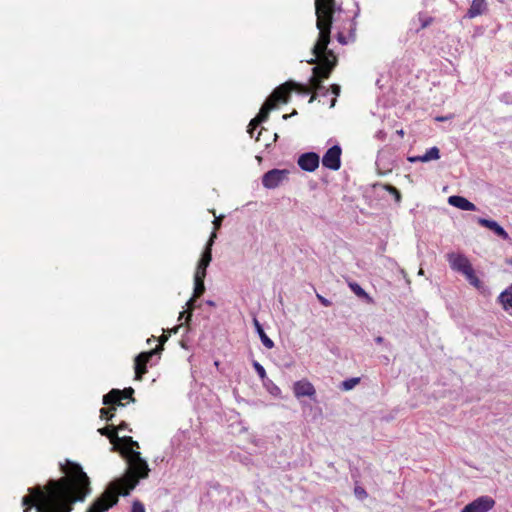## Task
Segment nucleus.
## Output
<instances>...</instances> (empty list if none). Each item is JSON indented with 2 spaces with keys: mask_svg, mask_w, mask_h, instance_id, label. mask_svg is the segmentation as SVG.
I'll use <instances>...</instances> for the list:
<instances>
[{
  "mask_svg": "<svg viewBox=\"0 0 512 512\" xmlns=\"http://www.w3.org/2000/svg\"><path fill=\"white\" fill-rule=\"evenodd\" d=\"M341 8L337 6L336 0H315V14L316 26L319 30V35L316 43L312 48L313 58L308 61L310 64H315L319 61V66L312 69V76L309 79V85H303L293 81H288L277 87L270 97L262 105L259 114L253 118L248 126V133L253 137V131L260 123L266 121L269 112L275 107V103L282 101L288 102L290 92L297 91L300 94H308L314 91V94L325 95L328 90L322 85L324 79L329 78L333 68L336 66L337 59L332 50H328L327 46L330 42V32L333 22V15ZM315 95H312L309 102H313Z\"/></svg>",
  "mask_w": 512,
  "mask_h": 512,
  "instance_id": "nucleus-1",
  "label": "nucleus"
},
{
  "mask_svg": "<svg viewBox=\"0 0 512 512\" xmlns=\"http://www.w3.org/2000/svg\"><path fill=\"white\" fill-rule=\"evenodd\" d=\"M60 469L64 477L28 489L22 498L24 512L33 507L36 512H72L76 502H83L91 494L90 479L79 464L67 461L60 464Z\"/></svg>",
  "mask_w": 512,
  "mask_h": 512,
  "instance_id": "nucleus-2",
  "label": "nucleus"
},
{
  "mask_svg": "<svg viewBox=\"0 0 512 512\" xmlns=\"http://www.w3.org/2000/svg\"><path fill=\"white\" fill-rule=\"evenodd\" d=\"M125 458L128 464L126 473L122 477L110 482L105 491L100 495L105 502H109L114 497L118 500L119 495H129L130 491L137 486L139 480L145 479L149 475V466L146 460L141 457L140 452L130 449Z\"/></svg>",
  "mask_w": 512,
  "mask_h": 512,
  "instance_id": "nucleus-3",
  "label": "nucleus"
},
{
  "mask_svg": "<svg viewBox=\"0 0 512 512\" xmlns=\"http://www.w3.org/2000/svg\"><path fill=\"white\" fill-rule=\"evenodd\" d=\"M216 238V233L212 232L204 251L201 254V258L199 259L196 270L194 273V298L201 297L205 292L204 279L206 277L207 267L210 265L212 261V246L214 244V239Z\"/></svg>",
  "mask_w": 512,
  "mask_h": 512,
  "instance_id": "nucleus-4",
  "label": "nucleus"
},
{
  "mask_svg": "<svg viewBox=\"0 0 512 512\" xmlns=\"http://www.w3.org/2000/svg\"><path fill=\"white\" fill-rule=\"evenodd\" d=\"M290 172L287 169H272L262 177V184L267 189H275L288 179Z\"/></svg>",
  "mask_w": 512,
  "mask_h": 512,
  "instance_id": "nucleus-5",
  "label": "nucleus"
},
{
  "mask_svg": "<svg viewBox=\"0 0 512 512\" xmlns=\"http://www.w3.org/2000/svg\"><path fill=\"white\" fill-rule=\"evenodd\" d=\"M342 149L339 145L329 148L322 157V165L330 170L337 171L341 167Z\"/></svg>",
  "mask_w": 512,
  "mask_h": 512,
  "instance_id": "nucleus-6",
  "label": "nucleus"
},
{
  "mask_svg": "<svg viewBox=\"0 0 512 512\" xmlns=\"http://www.w3.org/2000/svg\"><path fill=\"white\" fill-rule=\"evenodd\" d=\"M161 347H157L153 350H150L148 352H142L135 358V379L141 380L142 376L147 372L146 365L149 362V360L158 354V352L161 350Z\"/></svg>",
  "mask_w": 512,
  "mask_h": 512,
  "instance_id": "nucleus-7",
  "label": "nucleus"
},
{
  "mask_svg": "<svg viewBox=\"0 0 512 512\" xmlns=\"http://www.w3.org/2000/svg\"><path fill=\"white\" fill-rule=\"evenodd\" d=\"M446 257L451 269L463 275L473 268L468 258L463 254L451 252L448 253Z\"/></svg>",
  "mask_w": 512,
  "mask_h": 512,
  "instance_id": "nucleus-8",
  "label": "nucleus"
},
{
  "mask_svg": "<svg viewBox=\"0 0 512 512\" xmlns=\"http://www.w3.org/2000/svg\"><path fill=\"white\" fill-rule=\"evenodd\" d=\"M495 505V501L490 496H481L467 504L461 512H487Z\"/></svg>",
  "mask_w": 512,
  "mask_h": 512,
  "instance_id": "nucleus-9",
  "label": "nucleus"
},
{
  "mask_svg": "<svg viewBox=\"0 0 512 512\" xmlns=\"http://www.w3.org/2000/svg\"><path fill=\"white\" fill-rule=\"evenodd\" d=\"M134 393L133 388L129 387L124 389L123 391L118 389L111 390L108 394L104 395L103 397V404L105 405H122L121 400L124 398H130L132 401H134V398L132 397Z\"/></svg>",
  "mask_w": 512,
  "mask_h": 512,
  "instance_id": "nucleus-10",
  "label": "nucleus"
},
{
  "mask_svg": "<svg viewBox=\"0 0 512 512\" xmlns=\"http://www.w3.org/2000/svg\"><path fill=\"white\" fill-rule=\"evenodd\" d=\"M320 157L317 153L307 152L299 156L298 165L299 167L308 172H313L319 167Z\"/></svg>",
  "mask_w": 512,
  "mask_h": 512,
  "instance_id": "nucleus-11",
  "label": "nucleus"
},
{
  "mask_svg": "<svg viewBox=\"0 0 512 512\" xmlns=\"http://www.w3.org/2000/svg\"><path fill=\"white\" fill-rule=\"evenodd\" d=\"M293 393L298 399L301 397L314 398L316 390L311 382L306 379H302L293 384Z\"/></svg>",
  "mask_w": 512,
  "mask_h": 512,
  "instance_id": "nucleus-12",
  "label": "nucleus"
},
{
  "mask_svg": "<svg viewBox=\"0 0 512 512\" xmlns=\"http://www.w3.org/2000/svg\"><path fill=\"white\" fill-rule=\"evenodd\" d=\"M477 222L491 231H493L500 238L507 240L509 238L508 233L504 230L502 226H500L496 221L489 220L485 218H477Z\"/></svg>",
  "mask_w": 512,
  "mask_h": 512,
  "instance_id": "nucleus-13",
  "label": "nucleus"
},
{
  "mask_svg": "<svg viewBox=\"0 0 512 512\" xmlns=\"http://www.w3.org/2000/svg\"><path fill=\"white\" fill-rule=\"evenodd\" d=\"M448 203L458 209L464 211H475L477 208L475 204L467 200L466 198L458 195H453L448 198Z\"/></svg>",
  "mask_w": 512,
  "mask_h": 512,
  "instance_id": "nucleus-14",
  "label": "nucleus"
},
{
  "mask_svg": "<svg viewBox=\"0 0 512 512\" xmlns=\"http://www.w3.org/2000/svg\"><path fill=\"white\" fill-rule=\"evenodd\" d=\"M117 504V499L114 497L109 502H105L100 496L90 505L87 512H106L111 507Z\"/></svg>",
  "mask_w": 512,
  "mask_h": 512,
  "instance_id": "nucleus-15",
  "label": "nucleus"
},
{
  "mask_svg": "<svg viewBox=\"0 0 512 512\" xmlns=\"http://www.w3.org/2000/svg\"><path fill=\"white\" fill-rule=\"evenodd\" d=\"M487 11L486 0H473L467 11L466 17L472 19L484 14Z\"/></svg>",
  "mask_w": 512,
  "mask_h": 512,
  "instance_id": "nucleus-16",
  "label": "nucleus"
},
{
  "mask_svg": "<svg viewBox=\"0 0 512 512\" xmlns=\"http://www.w3.org/2000/svg\"><path fill=\"white\" fill-rule=\"evenodd\" d=\"M253 325L255 327V330H256L257 334L260 337V340H261L262 344L267 349H272L274 347V342L267 336V334L265 333L262 325L260 324L258 319L255 318V317L253 318Z\"/></svg>",
  "mask_w": 512,
  "mask_h": 512,
  "instance_id": "nucleus-17",
  "label": "nucleus"
},
{
  "mask_svg": "<svg viewBox=\"0 0 512 512\" xmlns=\"http://www.w3.org/2000/svg\"><path fill=\"white\" fill-rule=\"evenodd\" d=\"M498 302L505 311L512 310V284L499 295Z\"/></svg>",
  "mask_w": 512,
  "mask_h": 512,
  "instance_id": "nucleus-18",
  "label": "nucleus"
},
{
  "mask_svg": "<svg viewBox=\"0 0 512 512\" xmlns=\"http://www.w3.org/2000/svg\"><path fill=\"white\" fill-rule=\"evenodd\" d=\"M118 442L123 446V455L127 457L129 450L134 448H139V444L137 441H134L130 436H124L122 438L118 437L115 439V443Z\"/></svg>",
  "mask_w": 512,
  "mask_h": 512,
  "instance_id": "nucleus-19",
  "label": "nucleus"
},
{
  "mask_svg": "<svg viewBox=\"0 0 512 512\" xmlns=\"http://www.w3.org/2000/svg\"><path fill=\"white\" fill-rule=\"evenodd\" d=\"M440 158V150L437 147H431L428 149L425 154H423V159L426 162L432 160H438Z\"/></svg>",
  "mask_w": 512,
  "mask_h": 512,
  "instance_id": "nucleus-20",
  "label": "nucleus"
},
{
  "mask_svg": "<svg viewBox=\"0 0 512 512\" xmlns=\"http://www.w3.org/2000/svg\"><path fill=\"white\" fill-rule=\"evenodd\" d=\"M101 435H104L108 437L111 441V443L115 444V439L117 438V430H115V427H105L98 430Z\"/></svg>",
  "mask_w": 512,
  "mask_h": 512,
  "instance_id": "nucleus-21",
  "label": "nucleus"
},
{
  "mask_svg": "<svg viewBox=\"0 0 512 512\" xmlns=\"http://www.w3.org/2000/svg\"><path fill=\"white\" fill-rule=\"evenodd\" d=\"M360 382V378H350L342 382L341 387L343 390L348 391L353 389Z\"/></svg>",
  "mask_w": 512,
  "mask_h": 512,
  "instance_id": "nucleus-22",
  "label": "nucleus"
},
{
  "mask_svg": "<svg viewBox=\"0 0 512 512\" xmlns=\"http://www.w3.org/2000/svg\"><path fill=\"white\" fill-rule=\"evenodd\" d=\"M466 279L469 281V283L475 287H479L480 286V280L479 278L475 275V272L473 270V268L468 271L465 275Z\"/></svg>",
  "mask_w": 512,
  "mask_h": 512,
  "instance_id": "nucleus-23",
  "label": "nucleus"
},
{
  "mask_svg": "<svg viewBox=\"0 0 512 512\" xmlns=\"http://www.w3.org/2000/svg\"><path fill=\"white\" fill-rule=\"evenodd\" d=\"M253 367L258 374L259 378L264 381L267 377L264 367L257 361H253Z\"/></svg>",
  "mask_w": 512,
  "mask_h": 512,
  "instance_id": "nucleus-24",
  "label": "nucleus"
},
{
  "mask_svg": "<svg viewBox=\"0 0 512 512\" xmlns=\"http://www.w3.org/2000/svg\"><path fill=\"white\" fill-rule=\"evenodd\" d=\"M350 288L352 291L359 297H368L367 293L364 291V289L357 283H351Z\"/></svg>",
  "mask_w": 512,
  "mask_h": 512,
  "instance_id": "nucleus-25",
  "label": "nucleus"
},
{
  "mask_svg": "<svg viewBox=\"0 0 512 512\" xmlns=\"http://www.w3.org/2000/svg\"><path fill=\"white\" fill-rule=\"evenodd\" d=\"M354 494L360 500H364L367 497L366 490L361 486H356L354 488Z\"/></svg>",
  "mask_w": 512,
  "mask_h": 512,
  "instance_id": "nucleus-26",
  "label": "nucleus"
},
{
  "mask_svg": "<svg viewBox=\"0 0 512 512\" xmlns=\"http://www.w3.org/2000/svg\"><path fill=\"white\" fill-rule=\"evenodd\" d=\"M387 190L389 191V193L391 195H393V197L395 198L396 202H400L401 200V194L399 192V190L397 188H395L394 186H387Z\"/></svg>",
  "mask_w": 512,
  "mask_h": 512,
  "instance_id": "nucleus-27",
  "label": "nucleus"
},
{
  "mask_svg": "<svg viewBox=\"0 0 512 512\" xmlns=\"http://www.w3.org/2000/svg\"><path fill=\"white\" fill-rule=\"evenodd\" d=\"M197 298H194V296H192V298L187 302V307L189 309V312H188V315L186 317V321H189L191 319V316H192V310L194 309L195 307V301H196Z\"/></svg>",
  "mask_w": 512,
  "mask_h": 512,
  "instance_id": "nucleus-28",
  "label": "nucleus"
},
{
  "mask_svg": "<svg viewBox=\"0 0 512 512\" xmlns=\"http://www.w3.org/2000/svg\"><path fill=\"white\" fill-rule=\"evenodd\" d=\"M131 512H145V507L140 501L135 500L132 504Z\"/></svg>",
  "mask_w": 512,
  "mask_h": 512,
  "instance_id": "nucleus-29",
  "label": "nucleus"
},
{
  "mask_svg": "<svg viewBox=\"0 0 512 512\" xmlns=\"http://www.w3.org/2000/svg\"><path fill=\"white\" fill-rule=\"evenodd\" d=\"M114 410L115 408L112 407V408H102L100 410V413H101V417L102 418H105L106 420H110L112 417H113V414H110V410Z\"/></svg>",
  "mask_w": 512,
  "mask_h": 512,
  "instance_id": "nucleus-30",
  "label": "nucleus"
},
{
  "mask_svg": "<svg viewBox=\"0 0 512 512\" xmlns=\"http://www.w3.org/2000/svg\"><path fill=\"white\" fill-rule=\"evenodd\" d=\"M316 297L323 306L330 307L332 305V302L327 298L323 297L322 295L316 294Z\"/></svg>",
  "mask_w": 512,
  "mask_h": 512,
  "instance_id": "nucleus-31",
  "label": "nucleus"
},
{
  "mask_svg": "<svg viewBox=\"0 0 512 512\" xmlns=\"http://www.w3.org/2000/svg\"><path fill=\"white\" fill-rule=\"evenodd\" d=\"M501 101L506 104H512V94L509 92H506L501 95Z\"/></svg>",
  "mask_w": 512,
  "mask_h": 512,
  "instance_id": "nucleus-32",
  "label": "nucleus"
},
{
  "mask_svg": "<svg viewBox=\"0 0 512 512\" xmlns=\"http://www.w3.org/2000/svg\"><path fill=\"white\" fill-rule=\"evenodd\" d=\"M408 161H410L412 163H414V162H425L424 159H423V155L409 157Z\"/></svg>",
  "mask_w": 512,
  "mask_h": 512,
  "instance_id": "nucleus-33",
  "label": "nucleus"
},
{
  "mask_svg": "<svg viewBox=\"0 0 512 512\" xmlns=\"http://www.w3.org/2000/svg\"><path fill=\"white\" fill-rule=\"evenodd\" d=\"M331 88H332V93L335 94L336 96H338L340 93V86L334 84L331 86Z\"/></svg>",
  "mask_w": 512,
  "mask_h": 512,
  "instance_id": "nucleus-34",
  "label": "nucleus"
},
{
  "mask_svg": "<svg viewBox=\"0 0 512 512\" xmlns=\"http://www.w3.org/2000/svg\"><path fill=\"white\" fill-rule=\"evenodd\" d=\"M125 429H127V423H125V422L120 423L117 426V428H115V430H117V432L120 431V430H125Z\"/></svg>",
  "mask_w": 512,
  "mask_h": 512,
  "instance_id": "nucleus-35",
  "label": "nucleus"
},
{
  "mask_svg": "<svg viewBox=\"0 0 512 512\" xmlns=\"http://www.w3.org/2000/svg\"><path fill=\"white\" fill-rule=\"evenodd\" d=\"M338 41H339L340 43H342V44H345V43H346V41H345V37H344V35H343L342 33H339V34H338Z\"/></svg>",
  "mask_w": 512,
  "mask_h": 512,
  "instance_id": "nucleus-36",
  "label": "nucleus"
},
{
  "mask_svg": "<svg viewBox=\"0 0 512 512\" xmlns=\"http://www.w3.org/2000/svg\"><path fill=\"white\" fill-rule=\"evenodd\" d=\"M215 229H218L221 225V218H217L214 220Z\"/></svg>",
  "mask_w": 512,
  "mask_h": 512,
  "instance_id": "nucleus-37",
  "label": "nucleus"
},
{
  "mask_svg": "<svg viewBox=\"0 0 512 512\" xmlns=\"http://www.w3.org/2000/svg\"><path fill=\"white\" fill-rule=\"evenodd\" d=\"M375 341H376V343H378V344H382V343L384 342V338H383V337H381V336H378V337H376V338H375Z\"/></svg>",
  "mask_w": 512,
  "mask_h": 512,
  "instance_id": "nucleus-38",
  "label": "nucleus"
},
{
  "mask_svg": "<svg viewBox=\"0 0 512 512\" xmlns=\"http://www.w3.org/2000/svg\"><path fill=\"white\" fill-rule=\"evenodd\" d=\"M297 112L294 110L291 114H285L283 115V119H288L289 117H291L292 115H295Z\"/></svg>",
  "mask_w": 512,
  "mask_h": 512,
  "instance_id": "nucleus-39",
  "label": "nucleus"
},
{
  "mask_svg": "<svg viewBox=\"0 0 512 512\" xmlns=\"http://www.w3.org/2000/svg\"><path fill=\"white\" fill-rule=\"evenodd\" d=\"M448 119H450V117H447V116L446 117H437L436 118L437 121H445V120H448Z\"/></svg>",
  "mask_w": 512,
  "mask_h": 512,
  "instance_id": "nucleus-40",
  "label": "nucleus"
},
{
  "mask_svg": "<svg viewBox=\"0 0 512 512\" xmlns=\"http://www.w3.org/2000/svg\"><path fill=\"white\" fill-rule=\"evenodd\" d=\"M276 392H280V389L278 387H274L273 391H271V394H276Z\"/></svg>",
  "mask_w": 512,
  "mask_h": 512,
  "instance_id": "nucleus-41",
  "label": "nucleus"
},
{
  "mask_svg": "<svg viewBox=\"0 0 512 512\" xmlns=\"http://www.w3.org/2000/svg\"><path fill=\"white\" fill-rule=\"evenodd\" d=\"M276 392H280V389L278 387H274L273 391H271V394H276Z\"/></svg>",
  "mask_w": 512,
  "mask_h": 512,
  "instance_id": "nucleus-42",
  "label": "nucleus"
},
{
  "mask_svg": "<svg viewBox=\"0 0 512 512\" xmlns=\"http://www.w3.org/2000/svg\"><path fill=\"white\" fill-rule=\"evenodd\" d=\"M276 392H280V389L278 387H274L273 391H271V394H276Z\"/></svg>",
  "mask_w": 512,
  "mask_h": 512,
  "instance_id": "nucleus-43",
  "label": "nucleus"
},
{
  "mask_svg": "<svg viewBox=\"0 0 512 512\" xmlns=\"http://www.w3.org/2000/svg\"><path fill=\"white\" fill-rule=\"evenodd\" d=\"M418 275H424V271L422 268L419 270Z\"/></svg>",
  "mask_w": 512,
  "mask_h": 512,
  "instance_id": "nucleus-44",
  "label": "nucleus"
},
{
  "mask_svg": "<svg viewBox=\"0 0 512 512\" xmlns=\"http://www.w3.org/2000/svg\"><path fill=\"white\" fill-rule=\"evenodd\" d=\"M207 304L210 305V306H214V302L213 301H207Z\"/></svg>",
  "mask_w": 512,
  "mask_h": 512,
  "instance_id": "nucleus-45",
  "label": "nucleus"
},
{
  "mask_svg": "<svg viewBox=\"0 0 512 512\" xmlns=\"http://www.w3.org/2000/svg\"><path fill=\"white\" fill-rule=\"evenodd\" d=\"M335 102H336V99L334 98V99L332 100V102H331V105H330V106H331V107H333V106L335 105Z\"/></svg>",
  "mask_w": 512,
  "mask_h": 512,
  "instance_id": "nucleus-46",
  "label": "nucleus"
},
{
  "mask_svg": "<svg viewBox=\"0 0 512 512\" xmlns=\"http://www.w3.org/2000/svg\"><path fill=\"white\" fill-rule=\"evenodd\" d=\"M428 23H429L428 21H425V22L423 23L422 27H426V26L428 25Z\"/></svg>",
  "mask_w": 512,
  "mask_h": 512,
  "instance_id": "nucleus-47",
  "label": "nucleus"
},
{
  "mask_svg": "<svg viewBox=\"0 0 512 512\" xmlns=\"http://www.w3.org/2000/svg\"><path fill=\"white\" fill-rule=\"evenodd\" d=\"M261 135V131L259 132L258 136L256 137V140L259 141Z\"/></svg>",
  "mask_w": 512,
  "mask_h": 512,
  "instance_id": "nucleus-48",
  "label": "nucleus"
},
{
  "mask_svg": "<svg viewBox=\"0 0 512 512\" xmlns=\"http://www.w3.org/2000/svg\"><path fill=\"white\" fill-rule=\"evenodd\" d=\"M184 316V312L180 313L179 320L182 319Z\"/></svg>",
  "mask_w": 512,
  "mask_h": 512,
  "instance_id": "nucleus-49",
  "label": "nucleus"
}]
</instances>
